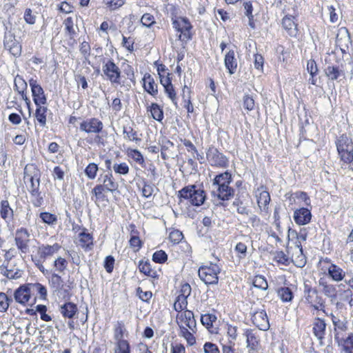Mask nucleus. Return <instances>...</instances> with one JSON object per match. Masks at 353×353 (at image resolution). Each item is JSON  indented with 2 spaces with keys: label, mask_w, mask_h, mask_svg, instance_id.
I'll use <instances>...</instances> for the list:
<instances>
[{
  "label": "nucleus",
  "mask_w": 353,
  "mask_h": 353,
  "mask_svg": "<svg viewBox=\"0 0 353 353\" xmlns=\"http://www.w3.org/2000/svg\"><path fill=\"white\" fill-rule=\"evenodd\" d=\"M60 248L61 245L58 243H54L52 245H42L39 248L38 254L41 258L46 259L58 252Z\"/></svg>",
  "instance_id": "obj_23"
},
{
  "label": "nucleus",
  "mask_w": 353,
  "mask_h": 353,
  "mask_svg": "<svg viewBox=\"0 0 353 353\" xmlns=\"http://www.w3.org/2000/svg\"><path fill=\"white\" fill-rule=\"evenodd\" d=\"M28 85L26 81L19 75H17L14 78V90L17 92H23L27 89Z\"/></svg>",
  "instance_id": "obj_49"
},
{
  "label": "nucleus",
  "mask_w": 353,
  "mask_h": 353,
  "mask_svg": "<svg viewBox=\"0 0 353 353\" xmlns=\"http://www.w3.org/2000/svg\"><path fill=\"white\" fill-rule=\"evenodd\" d=\"M48 109L46 106L42 105H37L35 111V117L41 126L44 127L46 125V116Z\"/></svg>",
  "instance_id": "obj_32"
},
{
  "label": "nucleus",
  "mask_w": 353,
  "mask_h": 353,
  "mask_svg": "<svg viewBox=\"0 0 353 353\" xmlns=\"http://www.w3.org/2000/svg\"><path fill=\"white\" fill-rule=\"evenodd\" d=\"M31 283L22 285L14 290V299L17 303L26 305L31 298Z\"/></svg>",
  "instance_id": "obj_15"
},
{
  "label": "nucleus",
  "mask_w": 353,
  "mask_h": 353,
  "mask_svg": "<svg viewBox=\"0 0 353 353\" xmlns=\"http://www.w3.org/2000/svg\"><path fill=\"white\" fill-rule=\"evenodd\" d=\"M12 301V299L9 298L6 294L0 292V312H6Z\"/></svg>",
  "instance_id": "obj_48"
},
{
  "label": "nucleus",
  "mask_w": 353,
  "mask_h": 353,
  "mask_svg": "<svg viewBox=\"0 0 353 353\" xmlns=\"http://www.w3.org/2000/svg\"><path fill=\"white\" fill-rule=\"evenodd\" d=\"M40 172L34 165H27L24 168V181L30 193L37 192L40 187Z\"/></svg>",
  "instance_id": "obj_4"
},
{
  "label": "nucleus",
  "mask_w": 353,
  "mask_h": 353,
  "mask_svg": "<svg viewBox=\"0 0 353 353\" xmlns=\"http://www.w3.org/2000/svg\"><path fill=\"white\" fill-rule=\"evenodd\" d=\"M29 242L30 234L28 230L25 228L18 230L15 236V244L21 253L26 254L28 252Z\"/></svg>",
  "instance_id": "obj_14"
},
{
  "label": "nucleus",
  "mask_w": 353,
  "mask_h": 353,
  "mask_svg": "<svg viewBox=\"0 0 353 353\" xmlns=\"http://www.w3.org/2000/svg\"><path fill=\"white\" fill-rule=\"evenodd\" d=\"M277 294L283 302H290L294 297L292 290L288 287H281L279 288Z\"/></svg>",
  "instance_id": "obj_37"
},
{
  "label": "nucleus",
  "mask_w": 353,
  "mask_h": 353,
  "mask_svg": "<svg viewBox=\"0 0 353 353\" xmlns=\"http://www.w3.org/2000/svg\"><path fill=\"white\" fill-rule=\"evenodd\" d=\"M221 267L216 263H210L209 265L200 267L198 274L201 281L207 285L216 284L219 281L218 274Z\"/></svg>",
  "instance_id": "obj_3"
},
{
  "label": "nucleus",
  "mask_w": 353,
  "mask_h": 353,
  "mask_svg": "<svg viewBox=\"0 0 353 353\" xmlns=\"http://www.w3.org/2000/svg\"><path fill=\"white\" fill-rule=\"evenodd\" d=\"M292 199H296V204L301 205H305L307 206L310 205V199L307 194L305 192L297 191L292 193Z\"/></svg>",
  "instance_id": "obj_36"
},
{
  "label": "nucleus",
  "mask_w": 353,
  "mask_h": 353,
  "mask_svg": "<svg viewBox=\"0 0 353 353\" xmlns=\"http://www.w3.org/2000/svg\"><path fill=\"white\" fill-rule=\"evenodd\" d=\"M43 223L53 225L57 222V216L49 212H41L39 215Z\"/></svg>",
  "instance_id": "obj_50"
},
{
  "label": "nucleus",
  "mask_w": 353,
  "mask_h": 353,
  "mask_svg": "<svg viewBox=\"0 0 353 353\" xmlns=\"http://www.w3.org/2000/svg\"><path fill=\"white\" fill-rule=\"evenodd\" d=\"M172 22L173 28L178 32H180L179 35V39H181L182 34L185 38L190 39L189 31L192 28V26L187 18L174 16L172 17Z\"/></svg>",
  "instance_id": "obj_8"
},
{
  "label": "nucleus",
  "mask_w": 353,
  "mask_h": 353,
  "mask_svg": "<svg viewBox=\"0 0 353 353\" xmlns=\"http://www.w3.org/2000/svg\"><path fill=\"white\" fill-rule=\"evenodd\" d=\"M188 305L187 298L178 295L174 303V308L176 311L181 313L182 310L186 308Z\"/></svg>",
  "instance_id": "obj_52"
},
{
  "label": "nucleus",
  "mask_w": 353,
  "mask_h": 353,
  "mask_svg": "<svg viewBox=\"0 0 353 353\" xmlns=\"http://www.w3.org/2000/svg\"><path fill=\"white\" fill-rule=\"evenodd\" d=\"M31 201L34 207H40L43 203V197L41 193L39 191L37 192L30 193Z\"/></svg>",
  "instance_id": "obj_58"
},
{
  "label": "nucleus",
  "mask_w": 353,
  "mask_h": 353,
  "mask_svg": "<svg viewBox=\"0 0 353 353\" xmlns=\"http://www.w3.org/2000/svg\"><path fill=\"white\" fill-rule=\"evenodd\" d=\"M206 156L212 166L225 168L228 165V158L215 148H210L206 153Z\"/></svg>",
  "instance_id": "obj_6"
},
{
  "label": "nucleus",
  "mask_w": 353,
  "mask_h": 353,
  "mask_svg": "<svg viewBox=\"0 0 353 353\" xmlns=\"http://www.w3.org/2000/svg\"><path fill=\"white\" fill-rule=\"evenodd\" d=\"M128 155L132 158L137 163L143 165L144 159L141 153L137 149H128Z\"/></svg>",
  "instance_id": "obj_43"
},
{
  "label": "nucleus",
  "mask_w": 353,
  "mask_h": 353,
  "mask_svg": "<svg viewBox=\"0 0 353 353\" xmlns=\"http://www.w3.org/2000/svg\"><path fill=\"white\" fill-rule=\"evenodd\" d=\"M68 267V261L61 256H59L54 261V269L59 272H63Z\"/></svg>",
  "instance_id": "obj_53"
},
{
  "label": "nucleus",
  "mask_w": 353,
  "mask_h": 353,
  "mask_svg": "<svg viewBox=\"0 0 353 353\" xmlns=\"http://www.w3.org/2000/svg\"><path fill=\"white\" fill-rule=\"evenodd\" d=\"M319 285L321 288L322 292L330 300L334 301L337 298L336 285L329 283L324 278H320L319 280Z\"/></svg>",
  "instance_id": "obj_21"
},
{
  "label": "nucleus",
  "mask_w": 353,
  "mask_h": 353,
  "mask_svg": "<svg viewBox=\"0 0 353 353\" xmlns=\"http://www.w3.org/2000/svg\"><path fill=\"white\" fill-rule=\"evenodd\" d=\"M98 182L103 185V187L106 189V192H114L119 188V184L113 177L112 172L101 174L98 179Z\"/></svg>",
  "instance_id": "obj_18"
},
{
  "label": "nucleus",
  "mask_w": 353,
  "mask_h": 353,
  "mask_svg": "<svg viewBox=\"0 0 353 353\" xmlns=\"http://www.w3.org/2000/svg\"><path fill=\"white\" fill-rule=\"evenodd\" d=\"M176 322L180 329L182 327L188 328L192 331L196 330V323L194 314L190 310H185L176 316Z\"/></svg>",
  "instance_id": "obj_10"
},
{
  "label": "nucleus",
  "mask_w": 353,
  "mask_h": 353,
  "mask_svg": "<svg viewBox=\"0 0 353 353\" xmlns=\"http://www.w3.org/2000/svg\"><path fill=\"white\" fill-rule=\"evenodd\" d=\"M253 285L259 289L265 290L268 288V284L264 276L257 275L254 276L253 280Z\"/></svg>",
  "instance_id": "obj_51"
},
{
  "label": "nucleus",
  "mask_w": 353,
  "mask_h": 353,
  "mask_svg": "<svg viewBox=\"0 0 353 353\" xmlns=\"http://www.w3.org/2000/svg\"><path fill=\"white\" fill-rule=\"evenodd\" d=\"M293 218L296 224L304 225L310 222L312 214L307 208H300L294 210Z\"/></svg>",
  "instance_id": "obj_19"
},
{
  "label": "nucleus",
  "mask_w": 353,
  "mask_h": 353,
  "mask_svg": "<svg viewBox=\"0 0 353 353\" xmlns=\"http://www.w3.org/2000/svg\"><path fill=\"white\" fill-rule=\"evenodd\" d=\"M204 353H220L218 346L211 342H206L203 345Z\"/></svg>",
  "instance_id": "obj_64"
},
{
  "label": "nucleus",
  "mask_w": 353,
  "mask_h": 353,
  "mask_svg": "<svg viewBox=\"0 0 353 353\" xmlns=\"http://www.w3.org/2000/svg\"><path fill=\"white\" fill-rule=\"evenodd\" d=\"M72 287L70 284L63 283L53 290V293L59 299L69 300L72 295L70 290Z\"/></svg>",
  "instance_id": "obj_29"
},
{
  "label": "nucleus",
  "mask_w": 353,
  "mask_h": 353,
  "mask_svg": "<svg viewBox=\"0 0 353 353\" xmlns=\"http://www.w3.org/2000/svg\"><path fill=\"white\" fill-rule=\"evenodd\" d=\"M124 138L129 141H139L137 133L131 127H123Z\"/></svg>",
  "instance_id": "obj_55"
},
{
  "label": "nucleus",
  "mask_w": 353,
  "mask_h": 353,
  "mask_svg": "<svg viewBox=\"0 0 353 353\" xmlns=\"http://www.w3.org/2000/svg\"><path fill=\"white\" fill-rule=\"evenodd\" d=\"M104 192H106V189L99 183L92 189V194L94 195L97 199H103L104 197Z\"/></svg>",
  "instance_id": "obj_63"
},
{
  "label": "nucleus",
  "mask_w": 353,
  "mask_h": 353,
  "mask_svg": "<svg viewBox=\"0 0 353 353\" xmlns=\"http://www.w3.org/2000/svg\"><path fill=\"white\" fill-rule=\"evenodd\" d=\"M180 202L182 199L189 200L190 203L194 206H200L203 204L206 195L203 190L196 188L195 185H188L182 188L178 192Z\"/></svg>",
  "instance_id": "obj_2"
},
{
  "label": "nucleus",
  "mask_w": 353,
  "mask_h": 353,
  "mask_svg": "<svg viewBox=\"0 0 353 353\" xmlns=\"http://www.w3.org/2000/svg\"><path fill=\"white\" fill-rule=\"evenodd\" d=\"M79 245L85 250H90L93 245V239L90 233L85 230L78 234Z\"/></svg>",
  "instance_id": "obj_27"
},
{
  "label": "nucleus",
  "mask_w": 353,
  "mask_h": 353,
  "mask_svg": "<svg viewBox=\"0 0 353 353\" xmlns=\"http://www.w3.org/2000/svg\"><path fill=\"white\" fill-rule=\"evenodd\" d=\"M102 71L106 79L112 84H121V71L112 59H103Z\"/></svg>",
  "instance_id": "obj_5"
},
{
  "label": "nucleus",
  "mask_w": 353,
  "mask_h": 353,
  "mask_svg": "<svg viewBox=\"0 0 353 353\" xmlns=\"http://www.w3.org/2000/svg\"><path fill=\"white\" fill-rule=\"evenodd\" d=\"M196 330L192 331L188 328L182 327L180 329V336H183L187 341L189 345H193L196 343V339L194 336V333Z\"/></svg>",
  "instance_id": "obj_38"
},
{
  "label": "nucleus",
  "mask_w": 353,
  "mask_h": 353,
  "mask_svg": "<svg viewBox=\"0 0 353 353\" xmlns=\"http://www.w3.org/2000/svg\"><path fill=\"white\" fill-rule=\"evenodd\" d=\"M16 254L17 251L15 249L11 248L8 250H7L4 254V260L3 262H7L10 263V261L12 262H18L20 260L16 259Z\"/></svg>",
  "instance_id": "obj_60"
},
{
  "label": "nucleus",
  "mask_w": 353,
  "mask_h": 353,
  "mask_svg": "<svg viewBox=\"0 0 353 353\" xmlns=\"http://www.w3.org/2000/svg\"><path fill=\"white\" fill-rule=\"evenodd\" d=\"M103 128V123L95 117L85 119L79 125L80 130L88 134H99Z\"/></svg>",
  "instance_id": "obj_9"
},
{
  "label": "nucleus",
  "mask_w": 353,
  "mask_h": 353,
  "mask_svg": "<svg viewBox=\"0 0 353 353\" xmlns=\"http://www.w3.org/2000/svg\"><path fill=\"white\" fill-rule=\"evenodd\" d=\"M343 350L345 353H353V334H350L343 341Z\"/></svg>",
  "instance_id": "obj_56"
},
{
  "label": "nucleus",
  "mask_w": 353,
  "mask_h": 353,
  "mask_svg": "<svg viewBox=\"0 0 353 353\" xmlns=\"http://www.w3.org/2000/svg\"><path fill=\"white\" fill-rule=\"evenodd\" d=\"M127 331L122 321H118L114 327V343L125 341V336H127Z\"/></svg>",
  "instance_id": "obj_28"
},
{
  "label": "nucleus",
  "mask_w": 353,
  "mask_h": 353,
  "mask_svg": "<svg viewBox=\"0 0 353 353\" xmlns=\"http://www.w3.org/2000/svg\"><path fill=\"white\" fill-rule=\"evenodd\" d=\"M147 110L150 112L151 116L154 119L158 121L163 120V112L162 108L157 103H152L147 108Z\"/></svg>",
  "instance_id": "obj_34"
},
{
  "label": "nucleus",
  "mask_w": 353,
  "mask_h": 353,
  "mask_svg": "<svg viewBox=\"0 0 353 353\" xmlns=\"http://www.w3.org/2000/svg\"><path fill=\"white\" fill-rule=\"evenodd\" d=\"M59 311L63 317L72 319L77 314L78 308L76 304L67 302L60 306Z\"/></svg>",
  "instance_id": "obj_26"
},
{
  "label": "nucleus",
  "mask_w": 353,
  "mask_h": 353,
  "mask_svg": "<svg viewBox=\"0 0 353 353\" xmlns=\"http://www.w3.org/2000/svg\"><path fill=\"white\" fill-rule=\"evenodd\" d=\"M274 261L284 265H288L290 263V258L283 251H276L274 253Z\"/></svg>",
  "instance_id": "obj_44"
},
{
  "label": "nucleus",
  "mask_w": 353,
  "mask_h": 353,
  "mask_svg": "<svg viewBox=\"0 0 353 353\" xmlns=\"http://www.w3.org/2000/svg\"><path fill=\"white\" fill-rule=\"evenodd\" d=\"M32 291H37L41 299H46L47 296L46 288L40 283H31Z\"/></svg>",
  "instance_id": "obj_57"
},
{
  "label": "nucleus",
  "mask_w": 353,
  "mask_h": 353,
  "mask_svg": "<svg viewBox=\"0 0 353 353\" xmlns=\"http://www.w3.org/2000/svg\"><path fill=\"white\" fill-rule=\"evenodd\" d=\"M342 76L347 74L350 78L353 76V58L349 57L344 61V63L341 65Z\"/></svg>",
  "instance_id": "obj_39"
},
{
  "label": "nucleus",
  "mask_w": 353,
  "mask_h": 353,
  "mask_svg": "<svg viewBox=\"0 0 353 353\" xmlns=\"http://www.w3.org/2000/svg\"><path fill=\"white\" fill-rule=\"evenodd\" d=\"M326 324L325 321L319 318L315 320L313 327V331L315 336L319 339H322L325 334Z\"/></svg>",
  "instance_id": "obj_31"
},
{
  "label": "nucleus",
  "mask_w": 353,
  "mask_h": 353,
  "mask_svg": "<svg viewBox=\"0 0 353 353\" xmlns=\"http://www.w3.org/2000/svg\"><path fill=\"white\" fill-rule=\"evenodd\" d=\"M307 234L305 229H301L299 233L296 234L297 241L296 245L299 248L301 252H303L302 249V241H305L307 239Z\"/></svg>",
  "instance_id": "obj_59"
},
{
  "label": "nucleus",
  "mask_w": 353,
  "mask_h": 353,
  "mask_svg": "<svg viewBox=\"0 0 353 353\" xmlns=\"http://www.w3.org/2000/svg\"><path fill=\"white\" fill-rule=\"evenodd\" d=\"M233 205L236 208V211L238 213L243 215H248L249 214V210L239 199H236L233 202Z\"/></svg>",
  "instance_id": "obj_61"
},
{
  "label": "nucleus",
  "mask_w": 353,
  "mask_h": 353,
  "mask_svg": "<svg viewBox=\"0 0 353 353\" xmlns=\"http://www.w3.org/2000/svg\"><path fill=\"white\" fill-rule=\"evenodd\" d=\"M114 353H130V346L128 341L114 343Z\"/></svg>",
  "instance_id": "obj_47"
},
{
  "label": "nucleus",
  "mask_w": 353,
  "mask_h": 353,
  "mask_svg": "<svg viewBox=\"0 0 353 353\" xmlns=\"http://www.w3.org/2000/svg\"><path fill=\"white\" fill-rule=\"evenodd\" d=\"M256 197L257 199L258 206L261 211H266L268 205L270 201V196L269 192L263 186L258 188L256 190Z\"/></svg>",
  "instance_id": "obj_20"
},
{
  "label": "nucleus",
  "mask_w": 353,
  "mask_h": 353,
  "mask_svg": "<svg viewBox=\"0 0 353 353\" xmlns=\"http://www.w3.org/2000/svg\"><path fill=\"white\" fill-rule=\"evenodd\" d=\"M112 170L116 174L120 175H126L129 173L130 168L128 165L125 163H114L112 165Z\"/></svg>",
  "instance_id": "obj_42"
},
{
  "label": "nucleus",
  "mask_w": 353,
  "mask_h": 353,
  "mask_svg": "<svg viewBox=\"0 0 353 353\" xmlns=\"http://www.w3.org/2000/svg\"><path fill=\"white\" fill-rule=\"evenodd\" d=\"M152 260L155 263H163L168 260V255L165 252L162 250H157L153 254Z\"/></svg>",
  "instance_id": "obj_54"
},
{
  "label": "nucleus",
  "mask_w": 353,
  "mask_h": 353,
  "mask_svg": "<svg viewBox=\"0 0 353 353\" xmlns=\"http://www.w3.org/2000/svg\"><path fill=\"white\" fill-rule=\"evenodd\" d=\"M125 3V0H103V3L110 11L115 10Z\"/></svg>",
  "instance_id": "obj_41"
},
{
  "label": "nucleus",
  "mask_w": 353,
  "mask_h": 353,
  "mask_svg": "<svg viewBox=\"0 0 353 353\" xmlns=\"http://www.w3.org/2000/svg\"><path fill=\"white\" fill-rule=\"evenodd\" d=\"M252 323L261 330H267L270 327L269 321L265 310L256 311L252 317Z\"/></svg>",
  "instance_id": "obj_17"
},
{
  "label": "nucleus",
  "mask_w": 353,
  "mask_h": 353,
  "mask_svg": "<svg viewBox=\"0 0 353 353\" xmlns=\"http://www.w3.org/2000/svg\"><path fill=\"white\" fill-rule=\"evenodd\" d=\"M336 148L341 161L345 164L344 169L353 171L350 164L353 160V143L352 140L345 134L341 135L336 141Z\"/></svg>",
  "instance_id": "obj_1"
},
{
  "label": "nucleus",
  "mask_w": 353,
  "mask_h": 353,
  "mask_svg": "<svg viewBox=\"0 0 353 353\" xmlns=\"http://www.w3.org/2000/svg\"><path fill=\"white\" fill-rule=\"evenodd\" d=\"M212 195L221 201H228L234 195V190L230 185H212Z\"/></svg>",
  "instance_id": "obj_13"
},
{
  "label": "nucleus",
  "mask_w": 353,
  "mask_h": 353,
  "mask_svg": "<svg viewBox=\"0 0 353 353\" xmlns=\"http://www.w3.org/2000/svg\"><path fill=\"white\" fill-rule=\"evenodd\" d=\"M98 170V165L94 163H90L86 166L85 174L89 179L93 180L96 178Z\"/></svg>",
  "instance_id": "obj_45"
},
{
  "label": "nucleus",
  "mask_w": 353,
  "mask_h": 353,
  "mask_svg": "<svg viewBox=\"0 0 353 353\" xmlns=\"http://www.w3.org/2000/svg\"><path fill=\"white\" fill-rule=\"evenodd\" d=\"M143 81L144 90L147 92L152 96H155L158 93L157 84L155 83L154 79L150 74H145Z\"/></svg>",
  "instance_id": "obj_25"
},
{
  "label": "nucleus",
  "mask_w": 353,
  "mask_h": 353,
  "mask_svg": "<svg viewBox=\"0 0 353 353\" xmlns=\"http://www.w3.org/2000/svg\"><path fill=\"white\" fill-rule=\"evenodd\" d=\"M292 16H285L282 19V26L291 37H295L297 34V25L294 21Z\"/></svg>",
  "instance_id": "obj_24"
},
{
  "label": "nucleus",
  "mask_w": 353,
  "mask_h": 353,
  "mask_svg": "<svg viewBox=\"0 0 353 353\" xmlns=\"http://www.w3.org/2000/svg\"><path fill=\"white\" fill-rule=\"evenodd\" d=\"M328 276L335 282H339L343 280L345 276V272L339 265L334 263H330L325 267Z\"/></svg>",
  "instance_id": "obj_22"
},
{
  "label": "nucleus",
  "mask_w": 353,
  "mask_h": 353,
  "mask_svg": "<svg viewBox=\"0 0 353 353\" xmlns=\"http://www.w3.org/2000/svg\"><path fill=\"white\" fill-rule=\"evenodd\" d=\"M1 274L8 279H17L22 276L23 270L18 266V262H2L0 265Z\"/></svg>",
  "instance_id": "obj_7"
},
{
  "label": "nucleus",
  "mask_w": 353,
  "mask_h": 353,
  "mask_svg": "<svg viewBox=\"0 0 353 353\" xmlns=\"http://www.w3.org/2000/svg\"><path fill=\"white\" fill-rule=\"evenodd\" d=\"M3 44L5 48L13 56L19 57L21 55V46L11 32L5 33Z\"/></svg>",
  "instance_id": "obj_11"
},
{
  "label": "nucleus",
  "mask_w": 353,
  "mask_h": 353,
  "mask_svg": "<svg viewBox=\"0 0 353 353\" xmlns=\"http://www.w3.org/2000/svg\"><path fill=\"white\" fill-rule=\"evenodd\" d=\"M183 238L182 232L178 230H172L169 234V239L174 244L179 243Z\"/></svg>",
  "instance_id": "obj_62"
},
{
  "label": "nucleus",
  "mask_w": 353,
  "mask_h": 353,
  "mask_svg": "<svg viewBox=\"0 0 353 353\" xmlns=\"http://www.w3.org/2000/svg\"><path fill=\"white\" fill-rule=\"evenodd\" d=\"M304 303L312 307L314 310H323L325 307V299L319 294L316 290L314 292L303 296Z\"/></svg>",
  "instance_id": "obj_12"
},
{
  "label": "nucleus",
  "mask_w": 353,
  "mask_h": 353,
  "mask_svg": "<svg viewBox=\"0 0 353 353\" xmlns=\"http://www.w3.org/2000/svg\"><path fill=\"white\" fill-rule=\"evenodd\" d=\"M325 74L331 80H336L339 77L342 76L341 69L338 67L330 65L325 69Z\"/></svg>",
  "instance_id": "obj_40"
},
{
  "label": "nucleus",
  "mask_w": 353,
  "mask_h": 353,
  "mask_svg": "<svg viewBox=\"0 0 353 353\" xmlns=\"http://www.w3.org/2000/svg\"><path fill=\"white\" fill-rule=\"evenodd\" d=\"M225 65L230 74L235 73L237 68V61L233 50H230L225 56Z\"/></svg>",
  "instance_id": "obj_30"
},
{
  "label": "nucleus",
  "mask_w": 353,
  "mask_h": 353,
  "mask_svg": "<svg viewBox=\"0 0 353 353\" xmlns=\"http://www.w3.org/2000/svg\"><path fill=\"white\" fill-rule=\"evenodd\" d=\"M232 175L226 171L216 175L213 179L212 185H230L232 183Z\"/></svg>",
  "instance_id": "obj_33"
},
{
  "label": "nucleus",
  "mask_w": 353,
  "mask_h": 353,
  "mask_svg": "<svg viewBox=\"0 0 353 353\" xmlns=\"http://www.w3.org/2000/svg\"><path fill=\"white\" fill-rule=\"evenodd\" d=\"M0 214L5 220H10L12 218L13 210L7 200H3L1 202Z\"/></svg>",
  "instance_id": "obj_35"
},
{
  "label": "nucleus",
  "mask_w": 353,
  "mask_h": 353,
  "mask_svg": "<svg viewBox=\"0 0 353 353\" xmlns=\"http://www.w3.org/2000/svg\"><path fill=\"white\" fill-rule=\"evenodd\" d=\"M31 88L33 100L36 105H44L46 103V97L42 87L37 83V80L31 79L29 80Z\"/></svg>",
  "instance_id": "obj_16"
},
{
  "label": "nucleus",
  "mask_w": 353,
  "mask_h": 353,
  "mask_svg": "<svg viewBox=\"0 0 353 353\" xmlns=\"http://www.w3.org/2000/svg\"><path fill=\"white\" fill-rule=\"evenodd\" d=\"M216 321V316L213 314H202L201 317V321L202 324L210 329L213 326V323Z\"/></svg>",
  "instance_id": "obj_46"
}]
</instances>
